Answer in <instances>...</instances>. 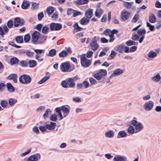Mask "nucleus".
Listing matches in <instances>:
<instances>
[{
	"instance_id": "nucleus-1",
	"label": "nucleus",
	"mask_w": 161,
	"mask_h": 161,
	"mask_svg": "<svg viewBox=\"0 0 161 161\" xmlns=\"http://www.w3.org/2000/svg\"><path fill=\"white\" fill-rule=\"evenodd\" d=\"M56 112L60 118V120L63 119L64 118L66 117L70 112L69 107V106L63 105L55 108Z\"/></svg>"
},
{
	"instance_id": "nucleus-2",
	"label": "nucleus",
	"mask_w": 161,
	"mask_h": 161,
	"mask_svg": "<svg viewBox=\"0 0 161 161\" xmlns=\"http://www.w3.org/2000/svg\"><path fill=\"white\" fill-rule=\"evenodd\" d=\"M61 85L64 88H74L75 85L74 78H69L66 79L65 80L62 81Z\"/></svg>"
},
{
	"instance_id": "nucleus-3",
	"label": "nucleus",
	"mask_w": 161,
	"mask_h": 161,
	"mask_svg": "<svg viewBox=\"0 0 161 161\" xmlns=\"http://www.w3.org/2000/svg\"><path fill=\"white\" fill-rule=\"evenodd\" d=\"M13 25V21L10 20L7 22V25H4L3 27L0 26V35L2 36L7 34L9 30V28H12Z\"/></svg>"
},
{
	"instance_id": "nucleus-4",
	"label": "nucleus",
	"mask_w": 161,
	"mask_h": 161,
	"mask_svg": "<svg viewBox=\"0 0 161 161\" xmlns=\"http://www.w3.org/2000/svg\"><path fill=\"white\" fill-rule=\"evenodd\" d=\"M107 74V72L106 70L100 69L97 73L94 74L93 76L97 80H100L102 78H104Z\"/></svg>"
},
{
	"instance_id": "nucleus-5",
	"label": "nucleus",
	"mask_w": 161,
	"mask_h": 161,
	"mask_svg": "<svg viewBox=\"0 0 161 161\" xmlns=\"http://www.w3.org/2000/svg\"><path fill=\"white\" fill-rule=\"evenodd\" d=\"M131 123L134 127L136 131L135 133L140 132L143 129V125L141 122H138L135 120H132Z\"/></svg>"
},
{
	"instance_id": "nucleus-6",
	"label": "nucleus",
	"mask_w": 161,
	"mask_h": 161,
	"mask_svg": "<svg viewBox=\"0 0 161 161\" xmlns=\"http://www.w3.org/2000/svg\"><path fill=\"white\" fill-rule=\"evenodd\" d=\"M80 60L81 66L83 67H88L91 64L92 60L87 59L85 54L81 55L80 57Z\"/></svg>"
},
{
	"instance_id": "nucleus-7",
	"label": "nucleus",
	"mask_w": 161,
	"mask_h": 161,
	"mask_svg": "<svg viewBox=\"0 0 161 161\" xmlns=\"http://www.w3.org/2000/svg\"><path fill=\"white\" fill-rule=\"evenodd\" d=\"M31 78L30 76L26 74L20 76L19 78V81L21 83L25 84H29L31 81Z\"/></svg>"
},
{
	"instance_id": "nucleus-8",
	"label": "nucleus",
	"mask_w": 161,
	"mask_h": 161,
	"mask_svg": "<svg viewBox=\"0 0 161 161\" xmlns=\"http://www.w3.org/2000/svg\"><path fill=\"white\" fill-rule=\"evenodd\" d=\"M154 105V102L150 100L145 102L143 105L144 109L147 111H150L153 109Z\"/></svg>"
},
{
	"instance_id": "nucleus-9",
	"label": "nucleus",
	"mask_w": 161,
	"mask_h": 161,
	"mask_svg": "<svg viewBox=\"0 0 161 161\" xmlns=\"http://www.w3.org/2000/svg\"><path fill=\"white\" fill-rule=\"evenodd\" d=\"M97 39L96 36H95L92 39L90 44L91 49L93 50H97L99 47V45L97 43Z\"/></svg>"
},
{
	"instance_id": "nucleus-10",
	"label": "nucleus",
	"mask_w": 161,
	"mask_h": 161,
	"mask_svg": "<svg viewBox=\"0 0 161 161\" xmlns=\"http://www.w3.org/2000/svg\"><path fill=\"white\" fill-rule=\"evenodd\" d=\"M40 33L37 31H34L31 35V39L33 43L36 44L40 36Z\"/></svg>"
},
{
	"instance_id": "nucleus-11",
	"label": "nucleus",
	"mask_w": 161,
	"mask_h": 161,
	"mask_svg": "<svg viewBox=\"0 0 161 161\" xmlns=\"http://www.w3.org/2000/svg\"><path fill=\"white\" fill-rule=\"evenodd\" d=\"M70 67L69 64L67 62L62 63L60 66L62 71L64 72H70L71 70L69 69Z\"/></svg>"
},
{
	"instance_id": "nucleus-12",
	"label": "nucleus",
	"mask_w": 161,
	"mask_h": 161,
	"mask_svg": "<svg viewBox=\"0 0 161 161\" xmlns=\"http://www.w3.org/2000/svg\"><path fill=\"white\" fill-rule=\"evenodd\" d=\"M50 27L51 31H58L62 28V25L59 23H52L51 24Z\"/></svg>"
},
{
	"instance_id": "nucleus-13",
	"label": "nucleus",
	"mask_w": 161,
	"mask_h": 161,
	"mask_svg": "<svg viewBox=\"0 0 161 161\" xmlns=\"http://www.w3.org/2000/svg\"><path fill=\"white\" fill-rule=\"evenodd\" d=\"M41 158V155L37 153L30 156L27 159V161H38Z\"/></svg>"
},
{
	"instance_id": "nucleus-14",
	"label": "nucleus",
	"mask_w": 161,
	"mask_h": 161,
	"mask_svg": "<svg viewBox=\"0 0 161 161\" xmlns=\"http://www.w3.org/2000/svg\"><path fill=\"white\" fill-rule=\"evenodd\" d=\"M124 72V71L122 69L118 68L114 70L112 74L109 76V78L111 79L112 77L116 76H119L122 74Z\"/></svg>"
},
{
	"instance_id": "nucleus-15",
	"label": "nucleus",
	"mask_w": 161,
	"mask_h": 161,
	"mask_svg": "<svg viewBox=\"0 0 161 161\" xmlns=\"http://www.w3.org/2000/svg\"><path fill=\"white\" fill-rule=\"evenodd\" d=\"M130 16L129 13L126 11H123L121 14V19L123 21H125L128 19Z\"/></svg>"
},
{
	"instance_id": "nucleus-16",
	"label": "nucleus",
	"mask_w": 161,
	"mask_h": 161,
	"mask_svg": "<svg viewBox=\"0 0 161 161\" xmlns=\"http://www.w3.org/2000/svg\"><path fill=\"white\" fill-rule=\"evenodd\" d=\"M85 15L86 17L90 19L93 15L92 10L91 9H87L85 12Z\"/></svg>"
},
{
	"instance_id": "nucleus-17",
	"label": "nucleus",
	"mask_w": 161,
	"mask_h": 161,
	"mask_svg": "<svg viewBox=\"0 0 161 161\" xmlns=\"http://www.w3.org/2000/svg\"><path fill=\"white\" fill-rule=\"evenodd\" d=\"M17 75L14 74H12L9 75L7 78V79L8 80H13L14 82H17Z\"/></svg>"
},
{
	"instance_id": "nucleus-18",
	"label": "nucleus",
	"mask_w": 161,
	"mask_h": 161,
	"mask_svg": "<svg viewBox=\"0 0 161 161\" xmlns=\"http://www.w3.org/2000/svg\"><path fill=\"white\" fill-rule=\"evenodd\" d=\"M104 136L107 138H112L114 136V133L112 130H109L105 132Z\"/></svg>"
},
{
	"instance_id": "nucleus-19",
	"label": "nucleus",
	"mask_w": 161,
	"mask_h": 161,
	"mask_svg": "<svg viewBox=\"0 0 161 161\" xmlns=\"http://www.w3.org/2000/svg\"><path fill=\"white\" fill-rule=\"evenodd\" d=\"M56 125L55 123L51 122L50 124L46 125V127L47 129L49 130H53L55 128Z\"/></svg>"
},
{
	"instance_id": "nucleus-20",
	"label": "nucleus",
	"mask_w": 161,
	"mask_h": 161,
	"mask_svg": "<svg viewBox=\"0 0 161 161\" xmlns=\"http://www.w3.org/2000/svg\"><path fill=\"white\" fill-rule=\"evenodd\" d=\"M161 77L159 73H157L156 75L151 77V80L153 81L158 82L160 80Z\"/></svg>"
},
{
	"instance_id": "nucleus-21",
	"label": "nucleus",
	"mask_w": 161,
	"mask_h": 161,
	"mask_svg": "<svg viewBox=\"0 0 161 161\" xmlns=\"http://www.w3.org/2000/svg\"><path fill=\"white\" fill-rule=\"evenodd\" d=\"M47 38V36L44 35L39 38L37 43L39 44H42L45 43L46 42V39Z\"/></svg>"
},
{
	"instance_id": "nucleus-22",
	"label": "nucleus",
	"mask_w": 161,
	"mask_h": 161,
	"mask_svg": "<svg viewBox=\"0 0 161 161\" xmlns=\"http://www.w3.org/2000/svg\"><path fill=\"white\" fill-rule=\"evenodd\" d=\"M103 12V10L101 8H98L96 9L95 13V15L99 18L101 17Z\"/></svg>"
},
{
	"instance_id": "nucleus-23",
	"label": "nucleus",
	"mask_w": 161,
	"mask_h": 161,
	"mask_svg": "<svg viewBox=\"0 0 161 161\" xmlns=\"http://www.w3.org/2000/svg\"><path fill=\"white\" fill-rule=\"evenodd\" d=\"M148 20L151 23H154L156 22V19L153 14L151 13L149 14Z\"/></svg>"
},
{
	"instance_id": "nucleus-24",
	"label": "nucleus",
	"mask_w": 161,
	"mask_h": 161,
	"mask_svg": "<svg viewBox=\"0 0 161 161\" xmlns=\"http://www.w3.org/2000/svg\"><path fill=\"white\" fill-rule=\"evenodd\" d=\"M127 135L126 133L124 130H121L118 132L117 137L118 138H124L126 137Z\"/></svg>"
},
{
	"instance_id": "nucleus-25",
	"label": "nucleus",
	"mask_w": 161,
	"mask_h": 161,
	"mask_svg": "<svg viewBox=\"0 0 161 161\" xmlns=\"http://www.w3.org/2000/svg\"><path fill=\"white\" fill-rule=\"evenodd\" d=\"M37 64L36 61L34 60H30L28 62V65L30 68H34L37 65Z\"/></svg>"
},
{
	"instance_id": "nucleus-26",
	"label": "nucleus",
	"mask_w": 161,
	"mask_h": 161,
	"mask_svg": "<svg viewBox=\"0 0 161 161\" xmlns=\"http://www.w3.org/2000/svg\"><path fill=\"white\" fill-rule=\"evenodd\" d=\"M14 25L15 27H18L20 25L21 21L19 17H16L14 19Z\"/></svg>"
},
{
	"instance_id": "nucleus-27",
	"label": "nucleus",
	"mask_w": 161,
	"mask_h": 161,
	"mask_svg": "<svg viewBox=\"0 0 161 161\" xmlns=\"http://www.w3.org/2000/svg\"><path fill=\"white\" fill-rule=\"evenodd\" d=\"M30 5L29 2L23 0L21 7L22 9H27Z\"/></svg>"
},
{
	"instance_id": "nucleus-28",
	"label": "nucleus",
	"mask_w": 161,
	"mask_h": 161,
	"mask_svg": "<svg viewBox=\"0 0 161 161\" xmlns=\"http://www.w3.org/2000/svg\"><path fill=\"white\" fill-rule=\"evenodd\" d=\"M7 87L8 90L10 92H13L14 91V88L12 86V84L8 83L7 84Z\"/></svg>"
},
{
	"instance_id": "nucleus-29",
	"label": "nucleus",
	"mask_w": 161,
	"mask_h": 161,
	"mask_svg": "<svg viewBox=\"0 0 161 161\" xmlns=\"http://www.w3.org/2000/svg\"><path fill=\"white\" fill-rule=\"evenodd\" d=\"M90 19H88L86 17H83L80 20V23L81 25H86L89 23Z\"/></svg>"
},
{
	"instance_id": "nucleus-30",
	"label": "nucleus",
	"mask_w": 161,
	"mask_h": 161,
	"mask_svg": "<svg viewBox=\"0 0 161 161\" xmlns=\"http://www.w3.org/2000/svg\"><path fill=\"white\" fill-rule=\"evenodd\" d=\"M147 56L150 58H154L157 56V53L153 51H150L147 54Z\"/></svg>"
},
{
	"instance_id": "nucleus-31",
	"label": "nucleus",
	"mask_w": 161,
	"mask_h": 161,
	"mask_svg": "<svg viewBox=\"0 0 161 161\" xmlns=\"http://www.w3.org/2000/svg\"><path fill=\"white\" fill-rule=\"evenodd\" d=\"M135 130L134 127L132 125H130L127 129V132L131 134L135 133Z\"/></svg>"
},
{
	"instance_id": "nucleus-32",
	"label": "nucleus",
	"mask_w": 161,
	"mask_h": 161,
	"mask_svg": "<svg viewBox=\"0 0 161 161\" xmlns=\"http://www.w3.org/2000/svg\"><path fill=\"white\" fill-rule=\"evenodd\" d=\"M123 4L124 6L128 9H129L131 7L133 3V2H128L125 1L123 2Z\"/></svg>"
},
{
	"instance_id": "nucleus-33",
	"label": "nucleus",
	"mask_w": 161,
	"mask_h": 161,
	"mask_svg": "<svg viewBox=\"0 0 161 161\" xmlns=\"http://www.w3.org/2000/svg\"><path fill=\"white\" fill-rule=\"evenodd\" d=\"M35 58L39 62L42 61L44 59L43 56L41 54H36L35 56Z\"/></svg>"
},
{
	"instance_id": "nucleus-34",
	"label": "nucleus",
	"mask_w": 161,
	"mask_h": 161,
	"mask_svg": "<svg viewBox=\"0 0 161 161\" xmlns=\"http://www.w3.org/2000/svg\"><path fill=\"white\" fill-rule=\"evenodd\" d=\"M126 44L128 46H130L131 45H137L138 44V43L135 42L134 41L129 40L125 42Z\"/></svg>"
},
{
	"instance_id": "nucleus-35",
	"label": "nucleus",
	"mask_w": 161,
	"mask_h": 161,
	"mask_svg": "<svg viewBox=\"0 0 161 161\" xmlns=\"http://www.w3.org/2000/svg\"><path fill=\"white\" fill-rule=\"evenodd\" d=\"M54 8L52 6H49L47 8V12L48 15H51L54 12Z\"/></svg>"
},
{
	"instance_id": "nucleus-36",
	"label": "nucleus",
	"mask_w": 161,
	"mask_h": 161,
	"mask_svg": "<svg viewBox=\"0 0 161 161\" xmlns=\"http://www.w3.org/2000/svg\"><path fill=\"white\" fill-rule=\"evenodd\" d=\"M50 78V76L49 75H47L46 76L44 77L43 78H42L41 80L40 81H39L38 82V83L39 84H42L44 82L48 80Z\"/></svg>"
},
{
	"instance_id": "nucleus-37",
	"label": "nucleus",
	"mask_w": 161,
	"mask_h": 161,
	"mask_svg": "<svg viewBox=\"0 0 161 161\" xmlns=\"http://www.w3.org/2000/svg\"><path fill=\"white\" fill-rule=\"evenodd\" d=\"M57 51L55 49H52L50 50L48 54H47V56H48L49 57H53L55 56L56 53Z\"/></svg>"
},
{
	"instance_id": "nucleus-38",
	"label": "nucleus",
	"mask_w": 161,
	"mask_h": 161,
	"mask_svg": "<svg viewBox=\"0 0 161 161\" xmlns=\"http://www.w3.org/2000/svg\"><path fill=\"white\" fill-rule=\"evenodd\" d=\"M35 53L30 50H27L25 51V54L28 57H32L34 56Z\"/></svg>"
},
{
	"instance_id": "nucleus-39",
	"label": "nucleus",
	"mask_w": 161,
	"mask_h": 161,
	"mask_svg": "<svg viewBox=\"0 0 161 161\" xmlns=\"http://www.w3.org/2000/svg\"><path fill=\"white\" fill-rule=\"evenodd\" d=\"M17 101V99L15 98H10L8 100V103L10 106H12L16 103Z\"/></svg>"
},
{
	"instance_id": "nucleus-40",
	"label": "nucleus",
	"mask_w": 161,
	"mask_h": 161,
	"mask_svg": "<svg viewBox=\"0 0 161 161\" xmlns=\"http://www.w3.org/2000/svg\"><path fill=\"white\" fill-rule=\"evenodd\" d=\"M146 33V31L145 29H140L138 30L137 31L138 35L142 36L145 35Z\"/></svg>"
},
{
	"instance_id": "nucleus-41",
	"label": "nucleus",
	"mask_w": 161,
	"mask_h": 161,
	"mask_svg": "<svg viewBox=\"0 0 161 161\" xmlns=\"http://www.w3.org/2000/svg\"><path fill=\"white\" fill-rule=\"evenodd\" d=\"M51 111L50 109H47L45 112L44 114L43 115V117L44 119H46V118L49 116V114H51Z\"/></svg>"
},
{
	"instance_id": "nucleus-42",
	"label": "nucleus",
	"mask_w": 161,
	"mask_h": 161,
	"mask_svg": "<svg viewBox=\"0 0 161 161\" xmlns=\"http://www.w3.org/2000/svg\"><path fill=\"white\" fill-rule=\"evenodd\" d=\"M19 59L16 57L12 58L10 60V63L11 65H13L17 64Z\"/></svg>"
},
{
	"instance_id": "nucleus-43",
	"label": "nucleus",
	"mask_w": 161,
	"mask_h": 161,
	"mask_svg": "<svg viewBox=\"0 0 161 161\" xmlns=\"http://www.w3.org/2000/svg\"><path fill=\"white\" fill-rule=\"evenodd\" d=\"M15 41L18 43H22L23 42V38L20 36H17L15 38Z\"/></svg>"
},
{
	"instance_id": "nucleus-44",
	"label": "nucleus",
	"mask_w": 161,
	"mask_h": 161,
	"mask_svg": "<svg viewBox=\"0 0 161 161\" xmlns=\"http://www.w3.org/2000/svg\"><path fill=\"white\" fill-rule=\"evenodd\" d=\"M88 2V0H78L76 1V3L78 5H82L87 3Z\"/></svg>"
},
{
	"instance_id": "nucleus-45",
	"label": "nucleus",
	"mask_w": 161,
	"mask_h": 161,
	"mask_svg": "<svg viewBox=\"0 0 161 161\" xmlns=\"http://www.w3.org/2000/svg\"><path fill=\"white\" fill-rule=\"evenodd\" d=\"M67 54V52L63 50L59 54V56L60 58L64 57L66 56Z\"/></svg>"
},
{
	"instance_id": "nucleus-46",
	"label": "nucleus",
	"mask_w": 161,
	"mask_h": 161,
	"mask_svg": "<svg viewBox=\"0 0 161 161\" xmlns=\"http://www.w3.org/2000/svg\"><path fill=\"white\" fill-rule=\"evenodd\" d=\"M116 54V53L113 50L112 51L111 53L109 54L108 58L110 59H112L114 58Z\"/></svg>"
},
{
	"instance_id": "nucleus-47",
	"label": "nucleus",
	"mask_w": 161,
	"mask_h": 161,
	"mask_svg": "<svg viewBox=\"0 0 161 161\" xmlns=\"http://www.w3.org/2000/svg\"><path fill=\"white\" fill-rule=\"evenodd\" d=\"M50 119L53 121H56L57 120V115L55 114L52 115L50 117Z\"/></svg>"
},
{
	"instance_id": "nucleus-48",
	"label": "nucleus",
	"mask_w": 161,
	"mask_h": 161,
	"mask_svg": "<svg viewBox=\"0 0 161 161\" xmlns=\"http://www.w3.org/2000/svg\"><path fill=\"white\" fill-rule=\"evenodd\" d=\"M139 18V16L138 14H136L134 15L132 19L131 20V22L133 23H136L138 20Z\"/></svg>"
},
{
	"instance_id": "nucleus-49",
	"label": "nucleus",
	"mask_w": 161,
	"mask_h": 161,
	"mask_svg": "<svg viewBox=\"0 0 161 161\" xmlns=\"http://www.w3.org/2000/svg\"><path fill=\"white\" fill-rule=\"evenodd\" d=\"M116 48V50L118 51L119 53H122L124 48V46L123 45H120L117 46Z\"/></svg>"
},
{
	"instance_id": "nucleus-50",
	"label": "nucleus",
	"mask_w": 161,
	"mask_h": 161,
	"mask_svg": "<svg viewBox=\"0 0 161 161\" xmlns=\"http://www.w3.org/2000/svg\"><path fill=\"white\" fill-rule=\"evenodd\" d=\"M33 50L36 54H40L42 53H44L45 52V50L43 49H33Z\"/></svg>"
},
{
	"instance_id": "nucleus-51",
	"label": "nucleus",
	"mask_w": 161,
	"mask_h": 161,
	"mask_svg": "<svg viewBox=\"0 0 161 161\" xmlns=\"http://www.w3.org/2000/svg\"><path fill=\"white\" fill-rule=\"evenodd\" d=\"M139 38L138 35L137 34L132 35L131 39L134 41H137Z\"/></svg>"
},
{
	"instance_id": "nucleus-52",
	"label": "nucleus",
	"mask_w": 161,
	"mask_h": 161,
	"mask_svg": "<svg viewBox=\"0 0 161 161\" xmlns=\"http://www.w3.org/2000/svg\"><path fill=\"white\" fill-rule=\"evenodd\" d=\"M0 104L2 107L5 108L8 105V102L5 100H2Z\"/></svg>"
},
{
	"instance_id": "nucleus-53",
	"label": "nucleus",
	"mask_w": 161,
	"mask_h": 161,
	"mask_svg": "<svg viewBox=\"0 0 161 161\" xmlns=\"http://www.w3.org/2000/svg\"><path fill=\"white\" fill-rule=\"evenodd\" d=\"M31 38V36L29 34L25 35L24 36V40L25 42H28Z\"/></svg>"
},
{
	"instance_id": "nucleus-54",
	"label": "nucleus",
	"mask_w": 161,
	"mask_h": 161,
	"mask_svg": "<svg viewBox=\"0 0 161 161\" xmlns=\"http://www.w3.org/2000/svg\"><path fill=\"white\" fill-rule=\"evenodd\" d=\"M20 65L23 67H26L28 64L27 63L25 60H22L20 62Z\"/></svg>"
},
{
	"instance_id": "nucleus-55",
	"label": "nucleus",
	"mask_w": 161,
	"mask_h": 161,
	"mask_svg": "<svg viewBox=\"0 0 161 161\" xmlns=\"http://www.w3.org/2000/svg\"><path fill=\"white\" fill-rule=\"evenodd\" d=\"M81 14V12L77 11L76 10H74L73 16L75 17L78 15H80Z\"/></svg>"
},
{
	"instance_id": "nucleus-56",
	"label": "nucleus",
	"mask_w": 161,
	"mask_h": 161,
	"mask_svg": "<svg viewBox=\"0 0 161 161\" xmlns=\"http://www.w3.org/2000/svg\"><path fill=\"white\" fill-rule=\"evenodd\" d=\"M31 150V148H30L28 149L26 152L25 153H23L20 154V156L21 157H23L26 155L29 154Z\"/></svg>"
},
{
	"instance_id": "nucleus-57",
	"label": "nucleus",
	"mask_w": 161,
	"mask_h": 161,
	"mask_svg": "<svg viewBox=\"0 0 161 161\" xmlns=\"http://www.w3.org/2000/svg\"><path fill=\"white\" fill-rule=\"evenodd\" d=\"M74 27L75 29L77 31H80L82 29L81 28L78 26V24L77 23H76L74 25Z\"/></svg>"
},
{
	"instance_id": "nucleus-58",
	"label": "nucleus",
	"mask_w": 161,
	"mask_h": 161,
	"mask_svg": "<svg viewBox=\"0 0 161 161\" xmlns=\"http://www.w3.org/2000/svg\"><path fill=\"white\" fill-rule=\"evenodd\" d=\"M48 27L47 26H45L43 27L42 31L43 33L46 34L48 31Z\"/></svg>"
},
{
	"instance_id": "nucleus-59",
	"label": "nucleus",
	"mask_w": 161,
	"mask_h": 161,
	"mask_svg": "<svg viewBox=\"0 0 161 161\" xmlns=\"http://www.w3.org/2000/svg\"><path fill=\"white\" fill-rule=\"evenodd\" d=\"M82 84L83 85V86H84V87L85 88H87L89 86V82L86 80H84L82 82Z\"/></svg>"
},
{
	"instance_id": "nucleus-60",
	"label": "nucleus",
	"mask_w": 161,
	"mask_h": 161,
	"mask_svg": "<svg viewBox=\"0 0 161 161\" xmlns=\"http://www.w3.org/2000/svg\"><path fill=\"white\" fill-rule=\"evenodd\" d=\"M147 26L149 27L150 30L151 31H153L154 28V26L153 25H151L149 22H147Z\"/></svg>"
},
{
	"instance_id": "nucleus-61",
	"label": "nucleus",
	"mask_w": 161,
	"mask_h": 161,
	"mask_svg": "<svg viewBox=\"0 0 161 161\" xmlns=\"http://www.w3.org/2000/svg\"><path fill=\"white\" fill-rule=\"evenodd\" d=\"M33 131L35 133L38 134L40 131L38 128L36 126H34L32 129Z\"/></svg>"
},
{
	"instance_id": "nucleus-62",
	"label": "nucleus",
	"mask_w": 161,
	"mask_h": 161,
	"mask_svg": "<svg viewBox=\"0 0 161 161\" xmlns=\"http://www.w3.org/2000/svg\"><path fill=\"white\" fill-rule=\"evenodd\" d=\"M89 81L91 84L92 85L94 84L97 82V80L92 77L89 78Z\"/></svg>"
},
{
	"instance_id": "nucleus-63",
	"label": "nucleus",
	"mask_w": 161,
	"mask_h": 161,
	"mask_svg": "<svg viewBox=\"0 0 161 161\" xmlns=\"http://www.w3.org/2000/svg\"><path fill=\"white\" fill-rule=\"evenodd\" d=\"M74 10L71 8H69L67 11V15L68 16L71 15L72 14H73Z\"/></svg>"
},
{
	"instance_id": "nucleus-64",
	"label": "nucleus",
	"mask_w": 161,
	"mask_h": 161,
	"mask_svg": "<svg viewBox=\"0 0 161 161\" xmlns=\"http://www.w3.org/2000/svg\"><path fill=\"white\" fill-rule=\"evenodd\" d=\"M5 86V84L3 83H0V92L3 91Z\"/></svg>"
}]
</instances>
